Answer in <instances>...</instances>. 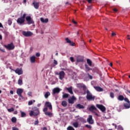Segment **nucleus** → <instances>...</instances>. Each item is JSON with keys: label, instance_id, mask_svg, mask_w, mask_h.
<instances>
[{"label": "nucleus", "instance_id": "4d7b16f0", "mask_svg": "<svg viewBox=\"0 0 130 130\" xmlns=\"http://www.w3.org/2000/svg\"><path fill=\"white\" fill-rule=\"evenodd\" d=\"M113 11H114V12H115V13H116V12H117L118 11V10H117V9L116 8H114Z\"/></svg>", "mask_w": 130, "mask_h": 130}, {"label": "nucleus", "instance_id": "2eb2a0df", "mask_svg": "<svg viewBox=\"0 0 130 130\" xmlns=\"http://www.w3.org/2000/svg\"><path fill=\"white\" fill-rule=\"evenodd\" d=\"M15 73L16 74H17V75H19V76H20V75H22L23 74V71H22V69H19L17 68L16 70H14Z\"/></svg>", "mask_w": 130, "mask_h": 130}, {"label": "nucleus", "instance_id": "79ce46f5", "mask_svg": "<svg viewBox=\"0 0 130 130\" xmlns=\"http://www.w3.org/2000/svg\"><path fill=\"white\" fill-rule=\"evenodd\" d=\"M14 108H11L10 109H8V111H9V112H12V111H14Z\"/></svg>", "mask_w": 130, "mask_h": 130}, {"label": "nucleus", "instance_id": "f3484780", "mask_svg": "<svg viewBox=\"0 0 130 130\" xmlns=\"http://www.w3.org/2000/svg\"><path fill=\"white\" fill-rule=\"evenodd\" d=\"M32 5L36 9H39V3L36 2H34L32 3Z\"/></svg>", "mask_w": 130, "mask_h": 130}, {"label": "nucleus", "instance_id": "f8f14e48", "mask_svg": "<svg viewBox=\"0 0 130 130\" xmlns=\"http://www.w3.org/2000/svg\"><path fill=\"white\" fill-rule=\"evenodd\" d=\"M89 110L91 112H92L93 113H95V111H97V108H96V107L94 105H91L89 108Z\"/></svg>", "mask_w": 130, "mask_h": 130}, {"label": "nucleus", "instance_id": "6e6552de", "mask_svg": "<svg viewBox=\"0 0 130 130\" xmlns=\"http://www.w3.org/2000/svg\"><path fill=\"white\" fill-rule=\"evenodd\" d=\"M22 35L25 37H30V36H32L33 35V33L30 31H22Z\"/></svg>", "mask_w": 130, "mask_h": 130}, {"label": "nucleus", "instance_id": "aec40b11", "mask_svg": "<svg viewBox=\"0 0 130 130\" xmlns=\"http://www.w3.org/2000/svg\"><path fill=\"white\" fill-rule=\"evenodd\" d=\"M30 62H31V63H33L36 61V57H35V56H32L30 57Z\"/></svg>", "mask_w": 130, "mask_h": 130}, {"label": "nucleus", "instance_id": "ea45409f", "mask_svg": "<svg viewBox=\"0 0 130 130\" xmlns=\"http://www.w3.org/2000/svg\"><path fill=\"white\" fill-rule=\"evenodd\" d=\"M110 96L111 98H114V93L112 92H110Z\"/></svg>", "mask_w": 130, "mask_h": 130}, {"label": "nucleus", "instance_id": "09e8293b", "mask_svg": "<svg viewBox=\"0 0 130 130\" xmlns=\"http://www.w3.org/2000/svg\"><path fill=\"white\" fill-rule=\"evenodd\" d=\"M53 63L55 66L57 65V61H56V60H55V59H54L53 60Z\"/></svg>", "mask_w": 130, "mask_h": 130}, {"label": "nucleus", "instance_id": "4be33fe9", "mask_svg": "<svg viewBox=\"0 0 130 130\" xmlns=\"http://www.w3.org/2000/svg\"><path fill=\"white\" fill-rule=\"evenodd\" d=\"M66 90H68V92L71 94H73V87H67L66 88Z\"/></svg>", "mask_w": 130, "mask_h": 130}, {"label": "nucleus", "instance_id": "7ed1b4c3", "mask_svg": "<svg viewBox=\"0 0 130 130\" xmlns=\"http://www.w3.org/2000/svg\"><path fill=\"white\" fill-rule=\"evenodd\" d=\"M96 97L93 94L90 92H87V94H86V98L88 101H94L95 100V98Z\"/></svg>", "mask_w": 130, "mask_h": 130}, {"label": "nucleus", "instance_id": "3c124183", "mask_svg": "<svg viewBox=\"0 0 130 130\" xmlns=\"http://www.w3.org/2000/svg\"><path fill=\"white\" fill-rule=\"evenodd\" d=\"M36 56H37V57H39V56H40V53H37L36 54Z\"/></svg>", "mask_w": 130, "mask_h": 130}, {"label": "nucleus", "instance_id": "052dcab7", "mask_svg": "<svg viewBox=\"0 0 130 130\" xmlns=\"http://www.w3.org/2000/svg\"><path fill=\"white\" fill-rule=\"evenodd\" d=\"M0 50L2 51V52H6V51H5V49H3L0 48Z\"/></svg>", "mask_w": 130, "mask_h": 130}, {"label": "nucleus", "instance_id": "49530a36", "mask_svg": "<svg viewBox=\"0 0 130 130\" xmlns=\"http://www.w3.org/2000/svg\"><path fill=\"white\" fill-rule=\"evenodd\" d=\"M70 60L72 62H75V59H74L73 57H70Z\"/></svg>", "mask_w": 130, "mask_h": 130}, {"label": "nucleus", "instance_id": "6ab92c4d", "mask_svg": "<svg viewBox=\"0 0 130 130\" xmlns=\"http://www.w3.org/2000/svg\"><path fill=\"white\" fill-rule=\"evenodd\" d=\"M82 50H86L87 49V45L84 40H82Z\"/></svg>", "mask_w": 130, "mask_h": 130}, {"label": "nucleus", "instance_id": "13d9d810", "mask_svg": "<svg viewBox=\"0 0 130 130\" xmlns=\"http://www.w3.org/2000/svg\"><path fill=\"white\" fill-rule=\"evenodd\" d=\"M72 23H74L75 25H77V21H75L74 20H72Z\"/></svg>", "mask_w": 130, "mask_h": 130}, {"label": "nucleus", "instance_id": "864d4df0", "mask_svg": "<svg viewBox=\"0 0 130 130\" xmlns=\"http://www.w3.org/2000/svg\"><path fill=\"white\" fill-rule=\"evenodd\" d=\"M77 87L78 88H82V84H77Z\"/></svg>", "mask_w": 130, "mask_h": 130}, {"label": "nucleus", "instance_id": "c756f323", "mask_svg": "<svg viewBox=\"0 0 130 130\" xmlns=\"http://www.w3.org/2000/svg\"><path fill=\"white\" fill-rule=\"evenodd\" d=\"M124 107H125V108H126V109H128V108H130V103L129 104H125L124 105Z\"/></svg>", "mask_w": 130, "mask_h": 130}, {"label": "nucleus", "instance_id": "f03ea898", "mask_svg": "<svg viewBox=\"0 0 130 130\" xmlns=\"http://www.w3.org/2000/svg\"><path fill=\"white\" fill-rule=\"evenodd\" d=\"M39 114V109L35 107L32 108V111H31L29 113L30 116H37Z\"/></svg>", "mask_w": 130, "mask_h": 130}, {"label": "nucleus", "instance_id": "4468645a", "mask_svg": "<svg viewBox=\"0 0 130 130\" xmlns=\"http://www.w3.org/2000/svg\"><path fill=\"white\" fill-rule=\"evenodd\" d=\"M87 120V122H88V123L90 124H93V123H94V121L93 120L92 115H89Z\"/></svg>", "mask_w": 130, "mask_h": 130}, {"label": "nucleus", "instance_id": "a878e982", "mask_svg": "<svg viewBox=\"0 0 130 130\" xmlns=\"http://www.w3.org/2000/svg\"><path fill=\"white\" fill-rule=\"evenodd\" d=\"M77 62H80L82 61V56H77Z\"/></svg>", "mask_w": 130, "mask_h": 130}, {"label": "nucleus", "instance_id": "423d86ee", "mask_svg": "<svg viewBox=\"0 0 130 130\" xmlns=\"http://www.w3.org/2000/svg\"><path fill=\"white\" fill-rule=\"evenodd\" d=\"M82 95H86V94H88V92H90V90H88V88H87V86H86L85 85H82Z\"/></svg>", "mask_w": 130, "mask_h": 130}, {"label": "nucleus", "instance_id": "0eeeda50", "mask_svg": "<svg viewBox=\"0 0 130 130\" xmlns=\"http://www.w3.org/2000/svg\"><path fill=\"white\" fill-rule=\"evenodd\" d=\"M56 75H57V76H59V79H60V80H62V79L64 78V76H66V73L63 71H61L59 73L57 72L56 73Z\"/></svg>", "mask_w": 130, "mask_h": 130}, {"label": "nucleus", "instance_id": "39448f33", "mask_svg": "<svg viewBox=\"0 0 130 130\" xmlns=\"http://www.w3.org/2000/svg\"><path fill=\"white\" fill-rule=\"evenodd\" d=\"M26 21H27V24L28 25H31V24H34V20L31 18V16H28L25 17Z\"/></svg>", "mask_w": 130, "mask_h": 130}, {"label": "nucleus", "instance_id": "5701e85b", "mask_svg": "<svg viewBox=\"0 0 130 130\" xmlns=\"http://www.w3.org/2000/svg\"><path fill=\"white\" fill-rule=\"evenodd\" d=\"M85 72H89V71H92V68H90L89 66L87 64H85Z\"/></svg>", "mask_w": 130, "mask_h": 130}, {"label": "nucleus", "instance_id": "bb28decb", "mask_svg": "<svg viewBox=\"0 0 130 130\" xmlns=\"http://www.w3.org/2000/svg\"><path fill=\"white\" fill-rule=\"evenodd\" d=\"M87 63L88 64L89 67L92 66V61L90 60V59H86Z\"/></svg>", "mask_w": 130, "mask_h": 130}, {"label": "nucleus", "instance_id": "1a4fd4ad", "mask_svg": "<svg viewBox=\"0 0 130 130\" xmlns=\"http://www.w3.org/2000/svg\"><path fill=\"white\" fill-rule=\"evenodd\" d=\"M61 89L58 87H55L52 90V95H54L55 94H58L60 92Z\"/></svg>", "mask_w": 130, "mask_h": 130}, {"label": "nucleus", "instance_id": "603ef678", "mask_svg": "<svg viewBox=\"0 0 130 130\" xmlns=\"http://www.w3.org/2000/svg\"><path fill=\"white\" fill-rule=\"evenodd\" d=\"M88 2V4H92V2L94 0H86Z\"/></svg>", "mask_w": 130, "mask_h": 130}, {"label": "nucleus", "instance_id": "dca6fc26", "mask_svg": "<svg viewBox=\"0 0 130 130\" xmlns=\"http://www.w3.org/2000/svg\"><path fill=\"white\" fill-rule=\"evenodd\" d=\"M75 100H76V98H75V96H73L72 98L68 99L69 103L74 104Z\"/></svg>", "mask_w": 130, "mask_h": 130}, {"label": "nucleus", "instance_id": "412c9836", "mask_svg": "<svg viewBox=\"0 0 130 130\" xmlns=\"http://www.w3.org/2000/svg\"><path fill=\"white\" fill-rule=\"evenodd\" d=\"M72 124L74 127H75L76 128H77V127H79V123L78 121L74 122L72 123Z\"/></svg>", "mask_w": 130, "mask_h": 130}, {"label": "nucleus", "instance_id": "a18cd8bd", "mask_svg": "<svg viewBox=\"0 0 130 130\" xmlns=\"http://www.w3.org/2000/svg\"><path fill=\"white\" fill-rule=\"evenodd\" d=\"M88 78L90 79V80H92L93 79V76H91L90 74L87 73Z\"/></svg>", "mask_w": 130, "mask_h": 130}, {"label": "nucleus", "instance_id": "8fccbe9b", "mask_svg": "<svg viewBox=\"0 0 130 130\" xmlns=\"http://www.w3.org/2000/svg\"><path fill=\"white\" fill-rule=\"evenodd\" d=\"M38 123H39V121H38V120H36L35 123H34V124L35 125H37V124H38Z\"/></svg>", "mask_w": 130, "mask_h": 130}, {"label": "nucleus", "instance_id": "f704fd0d", "mask_svg": "<svg viewBox=\"0 0 130 130\" xmlns=\"http://www.w3.org/2000/svg\"><path fill=\"white\" fill-rule=\"evenodd\" d=\"M85 127H87V128H88L89 129H91L92 128V126L91 125L86 124L85 125Z\"/></svg>", "mask_w": 130, "mask_h": 130}, {"label": "nucleus", "instance_id": "e2e57ef3", "mask_svg": "<svg viewBox=\"0 0 130 130\" xmlns=\"http://www.w3.org/2000/svg\"><path fill=\"white\" fill-rule=\"evenodd\" d=\"M87 9H88L89 10H91V9H92V6H88V8H87Z\"/></svg>", "mask_w": 130, "mask_h": 130}, {"label": "nucleus", "instance_id": "774afa93", "mask_svg": "<svg viewBox=\"0 0 130 130\" xmlns=\"http://www.w3.org/2000/svg\"><path fill=\"white\" fill-rule=\"evenodd\" d=\"M43 130H47V128L46 127H44Z\"/></svg>", "mask_w": 130, "mask_h": 130}, {"label": "nucleus", "instance_id": "bf43d9fd", "mask_svg": "<svg viewBox=\"0 0 130 130\" xmlns=\"http://www.w3.org/2000/svg\"><path fill=\"white\" fill-rule=\"evenodd\" d=\"M48 22V19L46 18L44 19V23H47Z\"/></svg>", "mask_w": 130, "mask_h": 130}, {"label": "nucleus", "instance_id": "2f4dec72", "mask_svg": "<svg viewBox=\"0 0 130 130\" xmlns=\"http://www.w3.org/2000/svg\"><path fill=\"white\" fill-rule=\"evenodd\" d=\"M20 112H21V117H25V116H26V113H25V112L22 111H20Z\"/></svg>", "mask_w": 130, "mask_h": 130}, {"label": "nucleus", "instance_id": "69168bd1", "mask_svg": "<svg viewBox=\"0 0 130 130\" xmlns=\"http://www.w3.org/2000/svg\"><path fill=\"white\" fill-rule=\"evenodd\" d=\"M10 94H11L12 95H13V94H14V91L13 90H10Z\"/></svg>", "mask_w": 130, "mask_h": 130}, {"label": "nucleus", "instance_id": "680f3d73", "mask_svg": "<svg viewBox=\"0 0 130 130\" xmlns=\"http://www.w3.org/2000/svg\"><path fill=\"white\" fill-rule=\"evenodd\" d=\"M41 21L42 22V23H44V18H41Z\"/></svg>", "mask_w": 130, "mask_h": 130}, {"label": "nucleus", "instance_id": "5fc2aeb1", "mask_svg": "<svg viewBox=\"0 0 130 130\" xmlns=\"http://www.w3.org/2000/svg\"><path fill=\"white\" fill-rule=\"evenodd\" d=\"M61 70H62V71H70V69L64 68H61Z\"/></svg>", "mask_w": 130, "mask_h": 130}, {"label": "nucleus", "instance_id": "338daca9", "mask_svg": "<svg viewBox=\"0 0 130 130\" xmlns=\"http://www.w3.org/2000/svg\"><path fill=\"white\" fill-rule=\"evenodd\" d=\"M115 35H116V34L115 33L112 32V36H115Z\"/></svg>", "mask_w": 130, "mask_h": 130}, {"label": "nucleus", "instance_id": "a19ab883", "mask_svg": "<svg viewBox=\"0 0 130 130\" xmlns=\"http://www.w3.org/2000/svg\"><path fill=\"white\" fill-rule=\"evenodd\" d=\"M77 108H79V109H82V105L79 104L77 105Z\"/></svg>", "mask_w": 130, "mask_h": 130}, {"label": "nucleus", "instance_id": "c85d7f7f", "mask_svg": "<svg viewBox=\"0 0 130 130\" xmlns=\"http://www.w3.org/2000/svg\"><path fill=\"white\" fill-rule=\"evenodd\" d=\"M44 96H45V98L46 99L48 98V96H50V92H49V91L46 92Z\"/></svg>", "mask_w": 130, "mask_h": 130}, {"label": "nucleus", "instance_id": "a211bd4d", "mask_svg": "<svg viewBox=\"0 0 130 130\" xmlns=\"http://www.w3.org/2000/svg\"><path fill=\"white\" fill-rule=\"evenodd\" d=\"M94 88L96 91H98V92H102V91H103V88H101V87L94 86Z\"/></svg>", "mask_w": 130, "mask_h": 130}, {"label": "nucleus", "instance_id": "72a5a7b5", "mask_svg": "<svg viewBox=\"0 0 130 130\" xmlns=\"http://www.w3.org/2000/svg\"><path fill=\"white\" fill-rule=\"evenodd\" d=\"M33 102L35 103V100H34L33 101H30L28 102V105H32V104H33Z\"/></svg>", "mask_w": 130, "mask_h": 130}, {"label": "nucleus", "instance_id": "6e6d98bb", "mask_svg": "<svg viewBox=\"0 0 130 130\" xmlns=\"http://www.w3.org/2000/svg\"><path fill=\"white\" fill-rule=\"evenodd\" d=\"M27 95H28V96H32V92L31 91L28 92Z\"/></svg>", "mask_w": 130, "mask_h": 130}, {"label": "nucleus", "instance_id": "b1692460", "mask_svg": "<svg viewBox=\"0 0 130 130\" xmlns=\"http://www.w3.org/2000/svg\"><path fill=\"white\" fill-rule=\"evenodd\" d=\"M118 99L119 101H123L124 100V96L122 95H120L118 96Z\"/></svg>", "mask_w": 130, "mask_h": 130}, {"label": "nucleus", "instance_id": "e433bc0d", "mask_svg": "<svg viewBox=\"0 0 130 130\" xmlns=\"http://www.w3.org/2000/svg\"><path fill=\"white\" fill-rule=\"evenodd\" d=\"M63 98H68L69 97V94L64 93L62 95Z\"/></svg>", "mask_w": 130, "mask_h": 130}, {"label": "nucleus", "instance_id": "f257e3e1", "mask_svg": "<svg viewBox=\"0 0 130 130\" xmlns=\"http://www.w3.org/2000/svg\"><path fill=\"white\" fill-rule=\"evenodd\" d=\"M26 16H27V14L26 13H24L22 15L20 16V17L17 19V23L18 24V25H24Z\"/></svg>", "mask_w": 130, "mask_h": 130}, {"label": "nucleus", "instance_id": "393cba45", "mask_svg": "<svg viewBox=\"0 0 130 130\" xmlns=\"http://www.w3.org/2000/svg\"><path fill=\"white\" fill-rule=\"evenodd\" d=\"M61 105L63 107H67V105H68V103L66 101H63L61 102Z\"/></svg>", "mask_w": 130, "mask_h": 130}, {"label": "nucleus", "instance_id": "c9c22d12", "mask_svg": "<svg viewBox=\"0 0 130 130\" xmlns=\"http://www.w3.org/2000/svg\"><path fill=\"white\" fill-rule=\"evenodd\" d=\"M67 130H75V128H74L72 126H69L67 127Z\"/></svg>", "mask_w": 130, "mask_h": 130}, {"label": "nucleus", "instance_id": "7c9ffc66", "mask_svg": "<svg viewBox=\"0 0 130 130\" xmlns=\"http://www.w3.org/2000/svg\"><path fill=\"white\" fill-rule=\"evenodd\" d=\"M11 121L12 122H13V123L17 122V118L15 117H13L11 118Z\"/></svg>", "mask_w": 130, "mask_h": 130}, {"label": "nucleus", "instance_id": "37998d69", "mask_svg": "<svg viewBox=\"0 0 130 130\" xmlns=\"http://www.w3.org/2000/svg\"><path fill=\"white\" fill-rule=\"evenodd\" d=\"M66 41H67V43H71V42L72 41L71 40H70V39H69V38H66Z\"/></svg>", "mask_w": 130, "mask_h": 130}, {"label": "nucleus", "instance_id": "9b49d317", "mask_svg": "<svg viewBox=\"0 0 130 130\" xmlns=\"http://www.w3.org/2000/svg\"><path fill=\"white\" fill-rule=\"evenodd\" d=\"M23 91L24 90L22 88H18L17 89L16 93L19 97H21L22 98H23V96H22V93H23Z\"/></svg>", "mask_w": 130, "mask_h": 130}, {"label": "nucleus", "instance_id": "4c0bfd02", "mask_svg": "<svg viewBox=\"0 0 130 130\" xmlns=\"http://www.w3.org/2000/svg\"><path fill=\"white\" fill-rule=\"evenodd\" d=\"M124 101H125V102H127V103H130L129 100H128V99H127V98H124Z\"/></svg>", "mask_w": 130, "mask_h": 130}, {"label": "nucleus", "instance_id": "9d476101", "mask_svg": "<svg viewBox=\"0 0 130 130\" xmlns=\"http://www.w3.org/2000/svg\"><path fill=\"white\" fill-rule=\"evenodd\" d=\"M96 106L98 108H99V109H100V110H101V111H102L103 112H104V111L106 110V108H105V107H104V106L102 105L96 104Z\"/></svg>", "mask_w": 130, "mask_h": 130}, {"label": "nucleus", "instance_id": "0e129e2a", "mask_svg": "<svg viewBox=\"0 0 130 130\" xmlns=\"http://www.w3.org/2000/svg\"><path fill=\"white\" fill-rule=\"evenodd\" d=\"M14 114H18V111H15L14 112Z\"/></svg>", "mask_w": 130, "mask_h": 130}, {"label": "nucleus", "instance_id": "de8ad7c7", "mask_svg": "<svg viewBox=\"0 0 130 130\" xmlns=\"http://www.w3.org/2000/svg\"><path fill=\"white\" fill-rule=\"evenodd\" d=\"M12 20L11 19H9L8 20V25H12Z\"/></svg>", "mask_w": 130, "mask_h": 130}, {"label": "nucleus", "instance_id": "c03bdc74", "mask_svg": "<svg viewBox=\"0 0 130 130\" xmlns=\"http://www.w3.org/2000/svg\"><path fill=\"white\" fill-rule=\"evenodd\" d=\"M47 110H48V108L47 107H45V108L43 109L44 112H47Z\"/></svg>", "mask_w": 130, "mask_h": 130}, {"label": "nucleus", "instance_id": "cd10ccee", "mask_svg": "<svg viewBox=\"0 0 130 130\" xmlns=\"http://www.w3.org/2000/svg\"><path fill=\"white\" fill-rule=\"evenodd\" d=\"M45 115H47L48 116H49L50 117H51L52 116V113L50 112H45Z\"/></svg>", "mask_w": 130, "mask_h": 130}, {"label": "nucleus", "instance_id": "20e7f679", "mask_svg": "<svg viewBox=\"0 0 130 130\" xmlns=\"http://www.w3.org/2000/svg\"><path fill=\"white\" fill-rule=\"evenodd\" d=\"M4 46L5 48H7V49H8V50H13V49L15 48V45H14L13 42L8 45H5Z\"/></svg>", "mask_w": 130, "mask_h": 130}, {"label": "nucleus", "instance_id": "ddd939ff", "mask_svg": "<svg viewBox=\"0 0 130 130\" xmlns=\"http://www.w3.org/2000/svg\"><path fill=\"white\" fill-rule=\"evenodd\" d=\"M45 107H47L50 109V110H52V106L51 103L49 102H46L45 104Z\"/></svg>", "mask_w": 130, "mask_h": 130}, {"label": "nucleus", "instance_id": "473e14b6", "mask_svg": "<svg viewBox=\"0 0 130 130\" xmlns=\"http://www.w3.org/2000/svg\"><path fill=\"white\" fill-rule=\"evenodd\" d=\"M18 85L21 86V85H22V84H23V81L21 79H19L18 80Z\"/></svg>", "mask_w": 130, "mask_h": 130}, {"label": "nucleus", "instance_id": "58836bf2", "mask_svg": "<svg viewBox=\"0 0 130 130\" xmlns=\"http://www.w3.org/2000/svg\"><path fill=\"white\" fill-rule=\"evenodd\" d=\"M69 44L71 46H75L76 45V44L74 42H72V41L69 43Z\"/></svg>", "mask_w": 130, "mask_h": 130}]
</instances>
